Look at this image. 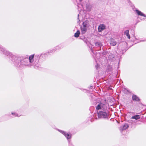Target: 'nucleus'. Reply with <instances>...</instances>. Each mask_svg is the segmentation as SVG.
Wrapping results in <instances>:
<instances>
[{"mask_svg": "<svg viewBox=\"0 0 146 146\" xmlns=\"http://www.w3.org/2000/svg\"><path fill=\"white\" fill-rule=\"evenodd\" d=\"M12 114H14V113H12Z\"/></svg>", "mask_w": 146, "mask_h": 146, "instance_id": "nucleus-17", "label": "nucleus"}, {"mask_svg": "<svg viewBox=\"0 0 146 146\" xmlns=\"http://www.w3.org/2000/svg\"><path fill=\"white\" fill-rule=\"evenodd\" d=\"M87 22L85 21L84 22L83 24V26L82 27H86V28L87 26Z\"/></svg>", "mask_w": 146, "mask_h": 146, "instance_id": "nucleus-13", "label": "nucleus"}, {"mask_svg": "<svg viewBox=\"0 0 146 146\" xmlns=\"http://www.w3.org/2000/svg\"><path fill=\"white\" fill-rule=\"evenodd\" d=\"M80 1H81L82 0H79Z\"/></svg>", "mask_w": 146, "mask_h": 146, "instance_id": "nucleus-16", "label": "nucleus"}, {"mask_svg": "<svg viewBox=\"0 0 146 146\" xmlns=\"http://www.w3.org/2000/svg\"><path fill=\"white\" fill-rule=\"evenodd\" d=\"M98 117L99 118H105L107 117V114L105 112L100 111L98 113Z\"/></svg>", "mask_w": 146, "mask_h": 146, "instance_id": "nucleus-1", "label": "nucleus"}, {"mask_svg": "<svg viewBox=\"0 0 146 146\" xmlns=\"http://www.w3.org/2000/svg\"><path fill=\"white\" fill-rule=\"evenodd\" d=\"M124 34L125 35H126V36L127 37V38L129 39H130V36L129 34V30H127L125 32Z\"/></svg>", "mask_w": 146, "mask_h": 146, "instance_id": "nucleus-8", "label": "nucleus"}, {"mask_svg": "<svg viewBox=\"0 0 146 146\" xmlns=\"http://www.w3.org/2000/svg\"><path fill=\"white\" fill-rule=\"evenodd\" d=\"M95 45L96 46H101L102 45L101 43L100 42H96Z\"/></svg>", "mask_w": 146, "mask_h": 146, "instance_id": "nucleus-14", "label": "nucleus"}, {"mask_svg": "<svg viewBox=\"0 0 146 146\" xmlns=\"http://www.w3.org/2000/svg\"><path fill=\"white\" fill-rule=\"evenodd\" d=\"M105 105L104 104H103L102 103H100L97 105L96 107V109L97 110H99L100 109H105Z\"/></svg>", "mask_w": 146, "mask_h": 146, "instance_id": "nucleus-2", "label": "nucleus"}, {"mask_svg": "<svg viewBox=\"0 0 146 146\" xmlns=\"http://www.w3.org/2000/svg\"><path fill=\"white\" fill-rule=\"evenodd\" d=\"M132 98L133 100L134 101L138 102L140 100L139 98L135 95H133L132 96Z\"/></svg>", "mask_w": 146, "mask_h": 146, "instance_id": "nucleus-5", "label": "nucleus"}, {"mask_svg": "<svg viewBox=\"0 0 146 146\" xmlns=\"http://www.w3.org/2000/svg\"><path fill=\"white\" fill-rule=\"evenodd\" d=\"M140 115H137L132 117L131 118V119H135V120H137L140 119Z\"/></svg>", "mask_w": 146, "mask_h": 146, "instance_id": "nucleus-7", "label": "nucleus"}, {"mask_svg": "<svg viewBox=\"0 0 146 146\" xmlns=\"http://www.w3.org/2000/svg\"><path fill=\"white\" fill-rule=\"evenodd\" d=\"M105 26L103 24L100 25L98 27V31L99 32H101L105 29Z\"/></svg>", "mask_w": 146, "mask_h": 146, "instance_id": "nucleus-4", "label": "nucleus"}, {"mask_svg": "<svg viewBox=\"0 0 146 146\" xmlns=\"http://www.w3.org/2000/svg\"><path fill=\"white\" fill-rule=\"evenodd\" d=\"M128 127V125L127 124H124L123 127L122 129L123 130H125Z\"/></svg>", "mask_w": 146, "mask_h": 146, "instance_id": "nucleus-11", "label": "nucleus"}, {"mask_svg": "<svg viewBox=\"0 0 146 146\" xmlns=\"http://www.w3.org/2000/svg\"><path fill=\"white\" fill-rule=\"evenodd\" d=\"M34 54H33L31 56H30L29 57V62L30 63L32 62L31 60L33 59L34 58Z\"/></svg>", "mask_w": 146, "mask_h": 146, "instance_id": "nucleus-12", "label": "nucleus"}, {"mask_svg": "<svg viewBox=\"0 0 146 146\" xmlns=\"http://www.w3.org/2000/svg\"><path fill=\"white\" fill-rule=\"evenodd\" d=\"M135 11L138 15L145 17V15L141 11H139V10L136 9L135 10Z\"/></svg>", "mask_w": 146, "mask_h": 146, "instance_id": "nucleus-6", "label": "nucleus"}, {"mask_svg": "<svg viewBox=\"0 0 146 146\" xmlns=\"http://www.w3.org/2000/svg\"><path fill=\"white\" fill-rule=\"evenodd\" d=\"M81 30L82 33L84 34L86 31V28L82 27L81 28Z\"/></svg>", "mask_w": 146, "mask_h": 146, "instance_id": "nucleus-9", "label": "nucleus"}, {"mask_svg": "<svg viewBox=\"0 0 146 146\" xmlns=\"http://www.w3.org/2000/svg\"><path fill=\"white\" fill-rule=\"evenodd\" d=\"M88 46H89V47H90V46L89 45Z\"/></svg>", "mask_w": 146, "mask_h": 146, "instance_id": "nucleus-18", "label": "nucleus"}, {"mask_svg": "<svg viewBox=\"0 0 146 146\" xmlns=\"http://www.w3.org/2000/svg\"><path fill=\"white\" fill-rule=\"evenodd\" d=\"M111 44L113 46H115L116 44V43L115 41L111 42Z\"/></svg>", "mask_w": 146, "mask_h": 146, "instance_id": "nucleus-15", "label": "nucleus"}, {"mask_svg": "<svg viewBox=\"0 0 146 146\" xmlns=\"http://www.w3.org/2000/svg\"><path fill=\"white\" fill-rule=\"evenodd\" d=\"M60 132L63 134L67 138V139H70L71 138V135L70 134L66 133L65 132L63 131H61Z\"/></svg>", "mask_w": 146, "mask_h": 146, "instance_id": "nucleus-3", "label": "nucleus"}, {"mask_svg": "<svg viewBox=\"0 0 146 146\" xmlns=\"http://www.w3.org/2000/svg\"><path fill=\"white\" fill-rule=\"evenodd\" d=\"M80 34V32L79 31H77V32L75 33L74 36L76 37H79Z\"/></svg>", "mask_w": 146, "mask_h": 146, "instance_id": "nucleus-10", "label": "nucleus"}]
</instances>
